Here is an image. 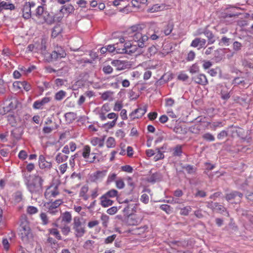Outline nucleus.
Returning a JSON list of instances; mask_svg holds the SVG:
<instances>
[{
  "label": "nucleus",
  "instance_id": "obj_29",
  "mask_svg": "<svg viewBox=\"0 0 253 253\" xmlns=\"http://www.w3.org/2000/svg\"><path fill=\"white\" fill-rule=\"evenodd\" d=\"M74 11V8L71 4L63 5L60 9V12L63 14H69L72 13Z\"/></svg>",
  "mask_w": 253,
  "mask_h": 253
},
{
  "label": "nucleus",
  "instance_id": "obj_30",
  "mask_svg": "<svg viewBox=\"0 0 253 253\" xmlns=\"http://www.w3.org/2000/svg\"><path fill=\"white\" fill-rule=\"evenodd\" d=\"M230 91L229 90V88H228L226 86H223L221 90V97L222 99L224 100H227L230 97Z\"/></svg>",
  "mask_w": 253,
  "mask_h": 253
},
{
  "label": "nucleus",
  "instance_id": "obj_31",
  "mask_svg": "<svg viewBox=\"0 0 253 253\" xmlns=\"http://www.w3.org/2000/svg\"><path fill=\"white\" fill-rule=\"evenodd\" d=\"M68 158V156L62 153H58L55 156V161L57 163L60 164L65 162Z\"/></svg>",
  "mask_w": 253,
  "mask_h": 253
},
{
  "label": "nucleus",
  "instance_id": "obj_1",
  "mask_svg": "<svg viewBox=\"0 0 253 253\" xmlns=\"http://www.w3.org/2000/svg\"><path fill=\"white\" fill-rule=\"evenodd\" d=\"M145 27V24L139 23L128 28L124 32V37L120 39V43H119V48H124L123 43L126 41H133L137 43L138 47L141 48L146 46L148 41V36L142 33V31Z\"/></svg>",
  "mask_w": 253,
  "mask_h": 253
},
{
  "label": "nucleus",
  "instance_id": "obj_11",
  "mask_svg": "<svg viewBox=\"0 0 253 253\" xmlns=\"http://www.w3.org/2000/svg\"><path fill=\"white\" fill-rule=\"evenodd\" d=\"M229 135L232 137H241L243 134V129L236 126H231L227 128Z\"/></svg>",
  "mask_w": 253,
  "mask_h": 253
},
{
  "label": "nucleus",
  "instance_id": "obj_20",
  "mask_svg": "<svg viewBox=\"0 0 253 253\" xmlns=\"http://www.w3.org/2000/svg\"><path fill=\"white\" fill-rule=\"evenodd\" d=\"M209 207L213 211L219 212L220 213H223L224 212H226V209L222 205H219L217 203H211Z\"/></svg>",
  "mask_w": 253,
  "mask_h": 253
},
{
  "label": "nucleus",
  "instance_id": "obj_21",
  "mask_svg": "<svg viewBox=\"0 0 253 253\" xmlns=\"http://www.w3.org/2000/svg\"><path fill=\"white\" fill-rule=\"evenodd\" d=\"M206 43V40L204 39L196 38L192 42L191 46L194 47L199 46L198 49L203 47Z\"/></svg>",
  "mask_w": 253,
  "mask_h": 253
},
{
  "label": "nucleus",
  "instance_id": "obj_9",
  "mask_svg": "<svg viewBox=\"0 0 253 253\" xmlns=\"http://www.w3.org/2000/svg\"><path fill=\"white\" fill-rule=\"evenodd\" d=\"M123 46L124 48L119 50V53L131 54L134 53L137 49V45L133 44L130 41L125 42Z\"/></svg>",
  "mask_w": 253,
  "mask_h": 253
},
{
  "label": "nucleus",
  "instance_id": "obj_14",
  "mask_svg": "<svg viewBox=\"0 0 253 253\" xmlns=\"http://www.w3.org/2000/svg\"><path fill=\"white\" fill-rule=\"evenodd\" d=\"M192 79L195 83L202 85H205L208 84V79L203 74L195 75L192 78Z\"/></svg>",
  "mask_w": 253,
  "mask_h": 253
},
{
  "label": "nucleus",
  "instance_id": "obj_8",
  "mask_svg": "<svg viewBox=\"0 0 253 253\" xmlns=\"http://www.w3.org/2000/svg\"><path fill=\"white\" fill-rule=\"evenodd\" d=\"M66 56V53L61 46H57L55 50L50 54L51 59L53 60H57Z\"/></svg>",
  "mask_w": 253,
  "mask_h": 253
},
{
  "label": "nucleus",
  "instance_id": "obj_24",
  "mask_svg": "<svg viewBox=\"0 0 253 253\" xmlns=\"http://www.w3.org/2000/svg\"><path fill=\"white\" fill-rule=\"evenodd\" d=\"M15 7L14 5L11 3L7 2L5 1H2L0 2V12L3 10H14Z\"/></svg>",
  "mask_w": 253,
  "mask_h": 253
},
{
  "label": "nucleus",
  "instance_id": "obj_15",
  "mask_svg": "<svg viewBox=\"0 0 253 253\" xmlns=\"http://www.w3.org/2000/svg\"><path fill=\"white\" fill-rule=\"evenodd\" d=\"M147 107L144 106L135 110L130 114V116L132 119L142 117L146 112Z\"/></svg>",
  "mask_w": 253,
  "mask_h": 253
},
{
  "label": "nucleus",
  "instance_id": "obj_53",
  "mask_svg": "<svg viewBox=\"0 0 253 253\" xmlns=\"http://www.w3.org/2000/svg\"><path fill=\"white\" fill-rule=\"evenodd\" d=\"M160 209L166 211L167 213L169 214L172 212V209L171 207L168 205H162L160 206Z\"/></svg>",
  "mask_w": 253,
  "mask_h": 253
},
{
  "label": "nucleus",
  "instance_id": "obj_17",
  "mask_svg": "<svg viewBox=\"0 0 253 253\" xmlns=\"http://www.w3.org/2000/svg\"><path fill=\"white\" fill-rule=\"evenodd\" d=\"M111 110V108L108 103L104 104L98 112L99 118L102 121L106 120V114Z\"/></svg>",
  "mask_w": 253,
  "mask_h": 253
},
{
  "label": "nucleus",
  "instance_id": "obj_12",
  "mask_svg": "<svg viewBox=\"0 0 253 253\" xmlns=\"http://www.w3.org/2000/svg\"><path fill=\"white\" fill-rule=\"evenodd\" d=\"M39 166L41 169L48 170L52 168V163L47 161L43 155H41L39 157Z\"/></svg>",
  "mask_w": 253,
  "mask_h": 253
},
{
  "label": "nucleus",
  "instance_id": "obj_4",
  "mask_svg": "<svg viewBox=\"0 0 253 253\" xmlns=\"http://www.w3.org/2000/svg\"><path fill=\"white\" fill-rule=\"evenodd\" d=\"M20 237L25 244H29L33 240V235L30 229L29 223L27 219H25L21 223Z\"/></svg>",
  "mask_w": 253,
  "mask_h": 253
},
{
  "label": "nucleus",
  "instance_id": "obj_16",
  "mask_svg": "<svg viewBox=\"0 0 253 253\" xmlns=\"http://www.w3.org/2000/svg\"><path fill=\"white\" fill-rule=\"evenodd\" d=\"M34 6V3L32 2H26L22 9L23 16L25 19H29L31 16V7Z\"/></svg>",
  "mask_w": 253,
  "mask_h": 253
},
{
  "label": "nucleus",
  "instance_id": "obj_32",
  "mask_svg": "<svg viewBox=\"0 0 253 253\" xmlns=\"http://www.w3.org/2000/svg\"><path fill=\"white\" fill-rule=\"evenodd\" d=\"M88 191V187L86 185L83 186L80 192V197L82 198L84 200H87L88 199V196L87 193Z\"/></svg>",
  "mask_w": 253,
  "mask_h": 253
},
{
  "label": "nucleus",
  "instance_id": "obj_52",
  "mask_svg": "<svg viewBox=\"0 0 253 253\" xmlns=\"http://www.w3.org/2000/svg\"><path fill=\"white\" fill-rule=\"evenodd\" d=\"M224 124L222 122H215L211 124V127L212 129L215 130L217 127H221L224 126Z\"/></svg>",
  "mask_w": 253,
  "mask_h": 253
},
{
  "label": "nucleus",
  "instance_id": "obj_28",
  "mask_svg": "<svg viewBox=\"0 0 253 253\" xmlns=\"http://www.w3.org/2000/svg\"><path fill=\"white\" fill-rule=\"evenodd\" d=\"M107 171H98L94 173L93 175V178L94 180L98 181L102 180L106 175Z\"/></svg>",
  "mask_w": 253,
  "mask_h": 253
},
{
  "label": "nucleus",
  "instance_id": "obj_50",
  "mask_svg": "<svg viewBox=\"0 0 253 253\" xmlns=\"http://www.w3.org/2000/svg\"><path fill=\"white\" fill-rule=\"evenodd\" d=\"M109 219V217L107 215L104 214H102L101 216V220L104 227H106L107 226Z\"/></svg>",
  "mask_w": 253,
  "mask_h": 253
},
{
  "label": "nucleus",
  "instance_id": "obj_51",
  "mask_svg": "<svg viewBox=\"0 0 253 253\" xmlns=\"http://www.w3.org/2000/svg\"><path fill=\"white\" fill-rule=\"evenodd\" d=\"M116 186L119 189H123L125 187V184L123 180L121 178H119L115 181Z\"/></svg>",
  "mask_w": 253,
  "mask_h": 253
},
{
  "label": "nucleus",
  "instance_id": "obj_55",
  "mask_svg": "<svg viewBox=\"0 0 253 253\" xmlns=\"http://www.w3.org/2000/svg\"><path fill=\"white\" fill-rule=\"evenodd\" d=\"M102 70L105 74H109L112 73L113 69L111 66L106 65L103 67Z\"/></svg>",
  "mask_w": 253,
  "mask_h": 253
},
{
  "label": "nucleus",
  "instance_id": "obj_26",
  "mask_svg": "<svg viewBox=\"0 0 253 253\" xmlns=\"http://www.w3.org/2000/svg\"><path fill=\"white\" fill-rule=\"evenodd\" d=\"M111 64L113 66L116 67L118 70H124L126 66V63L124 61L119 60H113L111 62Z\"/></svg>",
  "mask_w": 253,
  "mask_h": 253
},
{
  "label": "nucleus",
  "instance_id": "obj_42",
  "mask_svg": "<svg viewBox=\"0 0 253 253\" xmlns=\"http://www.w3.org/2000/svg\"><path fill=\"white\" fill-rule=\"evenodd\" d=\"M191 211L192 208L190 206H186L180 209V214L182 215H187Z\"/></svg>",
  "mask_w": 253,
  "mask_h": 253
},
{
  "label": "nucleus",
  "instance_id": "obj_49",
  "mask_svg": "<svg viewBox=\"0 0 253 253\" xmlns=\"http://www.w3.org/2000/svg\"><path fill=\"white\" fill-rule=\"evenodd\" d=\"M49 232L51 235L54 236L57 239L60 240L61 238V237L59 234V231L57 229L55 228H52L49 229Z\"/></svg>",
  "mask_w": 253,
  "mask_h": 253
},
{
  "label": "nucleus",
  "instance_id": "obj_27",
  "mask_svg": "<svg viewBox=\"0 0 253 253\" xmlns=\"http://www.w3.org/2000/svg\"><path fill=\"white\" fill-rule=\"evenodd\" d=\"M66 122L70 124L72 123L77 118V114L74 112H68L64 115Z\"/></svg>",
  "mask_w": 253,
  "mask_h": 253
},
{
  "label": "nucleus",
  "instance_id": "obj_59",
  "mask_svg": "<svg viewBox=\"0 0 253 253\" xmlns=\"http://www.w3.org/2000/svg\"><path fill=\"white\" fill-rule=\"evenodd\" d=\"M173 29V26L171 24H168L166 28L164 30V33L166 35H169Z\"/></svg>",
  "mask_w": 253,
  "mask_h": 253
},
{
  "label": "nucleus",
  "instance_id": "obj_25",
  "mask_svg": "<svg viewBox=\"0 0 253 253\" xmlns=\"http://www.w3.org/2000/svg\"><path fill=\"white\" fill-rule=\"evenodd\" d=\"M100 200L101 206L105 208L112 205L114 203L113 201L109 199L108 197L104 195L100 197Z\"/></svg>",
  "mask_w": 253,
  "mask_h": 253
},
{
  "label": "nucleus",
  "instance_id": "obj_38",
  "mask_svg": "<svg viewBox=\"0 0 253 253\" xmlns=\"http://www.w3.org/2000/svg\"><path fill=\"white\" fill-rule=\"evenodd\" d=\"M66 95V92L62 90H61L56 92L54 96V98L57 101H60L63 99Z\"/></svg>",
  "mask_w": 253,
  "mask_h": 253
},
{
  "label": "nucleus",
  "instance_id": "obj_19",
  "mask_svg": "<svg viewBox=\"0 0 253 253\" xmlns=\"http://www.w3.org/2000/svg\"><path fill=\"white\" fill-rule=\"evenodd\" d=\"M121 203H126L127 204V206L124 208V211H128L130 210L132 211L134 210V209L136 208V207L138 205V202L137 201L132 200L126 199L123 202H121Z\"/></svg>",
  "mask_w": 253,
  "mask_h": 253
},
{
  "label": "nucleus",
  "instance_id": "obj_63",
  "mask_svg": "<svg viewBox=\"0 0 253 253\" xmlns=\"http://www.w3.org/2000/svg\"><path fill=\"white\" fill-rule=\"evenodd\" d=\"M122 107H123L122 103L120 102H117L115 104V105L113 108V110L115 111H119L120 110H122Z\"/></svg>",
  "mask_w": 253,
  "mask_h": 253
},
{
  "label": "nucleus",
  "instance_id": "obj_37",
  "mask_svg": "<svg viewBox=\"0 0 253 253\" xmlns=\"http://www.w3.org/2000/svg\"><path fill=\"white\" fill-rule=\"evenodd\" d=\"M62 28L59 26H55L52 29L51 37L53 38L57 37L62 32Z\"/></svg>",
  "mask_w": 253,
  "mask_h": 253
},
{
  "label": "nucleus",
  "instance_id": "obj_61",
  "mask_svg": "<svg viewBox=\"0 0 253 253\" xmlns=\"http://www.w3.org/2000/svg\"><path fill=\"white\" fill-rule=\"evenodd\" d=\"M13 86L16 89H20L23 87V82H15L13 84Z\"/></svg>",
  "mask_w": 253,
  "mask_h": 253
},
{
  "label": "nucleus",
  "instance_id": "obj_34",
  "mask_svg": "<svg viewBox=\"0 0 253 253\" xmlns=\"http://www.w3.org/2000/svg\"><path fill=\"white\" fill-rule=\"evenodd\" d=\"M164 8V6L163 4H156L153 5L151 8L148 9V11L154 13L161 11Z\"/></svg>",
  "mask_w": 253,
  "mask_h": 253
},
{
  "label": "nucleus",
  "instance_id": "obj_56",
  "mask_svg": "<svg viewBox=\"0 0 253 253\" xmlns=\"http://www.w3.org/2000/svg\"><path fill=\"white\" fill-rule=\"evenodd\" d=\"M107 118L112 119L113 120H117L118 119V115L115 113L112 112L106 115V119Z\"/></svg>",
  "mask_w": 253,
  "mask_h": 253
},
{
  "label": "nucleus",
  "instance_id": "obj_36",
  "mask_svg": "<svg viewBox=\"0 0 253 253\" xmlns=\"http://www.w3.org/2000/svg\"><path fill=\"white\" fill-rule=\"evenodd\" d=\"M148 227L147 225L137 228L134 230V234L137 235H141L146 232H147Z\"/></svg>",
  "mask_w": 253,
  "mask_h": 253
},
{
  "label": "nucleus",
  "instance_id": "obj_58",
  "mask_svg": "<svg viewBox=\"0 0 253 253\" xmlns=\"http://www.w3.org/2000/svg\"><path fill=\"white\" fill-rule=\"evenodd\" d=\"M166 106L167 107H172L174 104V100L172 98H167L165 99Z\"/></svg>",
  "mask_w": 253,
  "mask_h": 253
},
{
  "label": "nucleus",
  "instance_id": "obj_3",
  "mask_svg": "<svg viewBox=\"0 0 253 253\" xmlns=\"http://www.w3.org/2000/svg\"><path fill=\"white\" fill-rule=\"evenodd\" d=\"M36 20L38 23L43 24L46 23L48 24H51L54 21V18L49 12L45 10L43 6H39L34 14Z\"/></svg>",
  "mask_w": 253,
  "mask_h": 253
},
{
  "label": "nucleus",
  "instance_id": "obj_54",
  "mask_svg": "<svg viewBox=\"0 0 253 253\" xmlns=\"http://www.w3.org/2000/svg\"><path fill=\"white\" fill-rule=\"evenodd\" d=\"M199 71V67L197 64H194L190 67L189 72L191 74H195Z\"/></svg>",
  "mask_w": 253,
  "mask_h": 253
},
{
  "label": "nucleus",
  "instance_id": "obj_44",
  "mask_svg": "<svg viewBox=\"0 0 253 253\" xmlns=\"http://www.w3.org/2000/svg\"><path fill=\"white\" fill-rule=\"evenodd\" d=\"M147 2V0H132L131 3L133 6L135 7H139L140 4H145Z\"/></svg>",
  "mask_w": 253,
  "mask_h": 253
},
{
  "label": "nucleus",
  "instance_id": "obj_18",
  "mask_svg": "<svg viewBox=\"0 0 253 253\" xmlns=\"http://www.w3.org/2000/svg\"><path fill=\"white\" fill-rule=\"evenodd\" d=\"M243 197V194L239 192L234 191L229 194H227L225 199L227 201H230L233 200H236L237 202L240 201Z\"/></svg>",
  "mask_w": 253,
  "mask_h": 253
},
{
  "label": "nucleus",
  "instance_id": "obj_40",
  "mask_svg": "<svg viewBox=\"0 0 253 253\" xmlns=\"http://www.w3.org/2000/svg\"><path fill=\"white\" fill-rule=\"evenodd\" d=\"M116 145L115 139L112 137H109L106 141V146L108 148H114Z\"/></svg>",
  "mask_w": 253,
  "mask_h": 253
},
{
  "label": "nucleus",
  "instance_id": "obj_39",
  "mask_svg": "<svg viewBox=\"0 0 253 253\" xmlns=\"http://www.w3.org/2000/svg\"><path fill=\"white\" fill-rule=\"evenodd\" d=\"M14 201L15 203H18L23 199V195L21 192L17 191L13 195Z\"/></svg>",
  "mask_w": 253,
  "mask_h": 253
},
{
  "label": "nucleus",
  "instance_id": "obj_22",
  "mask_svg": "<svg viewBox=\"0 0 253 253\" xmlns=\"http://www.w3.org/2000/svg\"><path fill=\"white\" fill-rule=\"evenodd\" d=\"M50 100L49 97H44L41 100L36 101L34 103L33 108L36 109H41L42 106L49 102Z\"/></svg>",
  "mask_w": 253,
  "mask_h": 253
},
{
  "label": "nucleus",
  "instance_id": "obj_35",
  "mask_svg": "<svg viewBox=\"0 0 253 253\" xmlns=\"http://www.w3.org/2000/svg\"><path fill=\"white\" fill-rule=\"evenodd\" d=\"M62 220L67 223H69L72 220V215L68 211H66L62 215Z\"/></svg>",
  "mask_w": 253,
  "mask_h": 253
},
{
  "label": "nucleus",
  "instance_id": "obj_10",
  "mask_svg": "<svg viewBox=\"0 0 253 253\" xmlns=\"http://www.w3.org/2000/svg\"><path fill=\"white\" fill-rule=\"evenodd\" d=\"M63 203L61 199H58L54 202H47L44 204V206L48 209V211L52 214H55L57 211H54V209L57 208L60 205Z\"/></svg>",
  "mask_w": 253,
  "mask_h": 253
},
{
  "label": "nucleus",
  "instance_id": "obj_23",
  "mask_svg": "<svg viewBox=\"0 0 253 253\" xmlns=\"http://www.w3.org/2000/svg\"><path fill=\"white\" fill-rule=\"evenodd\" d=\"M18 102L16 98H11L8 101V104L5 107L6 111L9 112L15 109L18 107Z\"/></svg>",
  "mask_w": 253,
  "mask_h": 253
},
{
  "label": "nucleus",
  "instance_id": "obj_5",
  "mask_svg": "<svg viewBox=\"0 0 253 253\" xmlns=\"http://www.w3.org/2000/svg\"><path fill=\"white\" fill-rule=\"evenodd\" d=\"M73 229L76 237H82L85 233V225L81 221L78 216L74 217L73 219Z\"/></svg>",
  "mask_w": 253,
  "mask_h": 253
},
{
  "label": "nucleus",
  "instance_id": "obj_60",
  "mask_svg": "<svg viewBox=\"0 0 253 253\" xmlns=\"http://www.w3.org/2000/svg\"><path fill=\"white\" fill-rule=\"evenodd\" d=\"M68 168V165L67 163H64L61 165L59 167V169L61 174H63L66 171Z\"/></svg>",
  "mask_w": 253,
  "mask_h": 253
},
{
  "label": "nucleus",
  "instance_id": "obj_48",
  "mask_svg": "<svg viewBox=\"0 0 253 253\" xmlns=\"http://www.w3.org/2000/svg\"><path fill=\"white\" fill-rule=\"evenodd\" d=\"M228 135L227 129L226 130H223L217 134V138L219 140H222Z\"/></svg>",
  "mask_w": 253,
  "mask_h": 253
},
{
  "label": "nucleus",
  "instance_id": "obj_33",
  "mask_svg": "<svg viewBox=\"0 0 253 253\" xmlns=\"http://www.w3.org/2000/svg\"><path fill=\"white\" fill-rule=\"evenodd\" d=\"M107 51L110 53L116 52L119 53V50L122 49V48H119V43H117L115 44H110L107 47Z\"/></svg>",
  "mask_w": 253,
  "mask_h": 253
},
{
  "label": "nucleus",
  "instance_id": "obj_47",
  "mask_svg": "<svg viewBox=\"0 0 253 253\" xmlns=\"http://www.w3.org/2000/svg\"><path fill=\"white\" fill-rule=\"evenodd\" d=\"M202 137L203 139L208 141H213L215 140L214 136L209 132L204 134Z\"/></svg>",
  "mask_w": 253,
  "mask_h": 253
},
{
  "label": "nucleus",
  "instance_id": "obj_46",
  "mask_svg": "<svg viewBox=\"0 0 253 253\" xmlns=\"http://www.w3.org/2000/svg\"><path fill=\"white\" fill-rule=\"evenodd\" d=\"M38 212V209L34 206H30L27 208V212L30 215L36 214Z\"/></svg>",
  "mask_w": 253,
  "mask_h": 253
},
{
  "label": "nucleus",
  "instance_id": "obj_13",
  "mask_svg": "<svg viewBox=\"0 0 253 253\" xmlns=\"http://www.w3.org/2000/svg\"><path fill=\"white\" fill-rule=\"evenodd\" d=\"M90 155V147L88 145H85L83 149L82 156L87 162L91 163L94 161L95 156H94L92 158H89Z\"/></svg>",
  "mask_w": 253,
  "mask_h": 253
},
{
  "label": "nucleus",
  "instance_id": "obj_2",
  "mask_svg": "<svg viewBox=\"0 0 253 253\" xmlns=\"http://www.w3.org/2000/svg\"><path fill=\"white\" fill-rule=\"evenodd\" d=\"M43 180L38 174L26 176L25 183L31 193L40 194L42 191V185Z\"/></svg>",
  "mask_w": 253,
  "mask_h": 253
},
{
  "label": "nucleus",
  "instance_id": "obj_45",
  "mask_svg": "<svg viewBox=\"0 0 253 253\" xmlns=\"http://www.w3.org/2000/svg\"><path fill=\"white\" fill-rule=\"evenodd\" d=\"M160 178V175L159 173H155L152 174L148 179V181L150 182H155L158 180Z\"/></svg>",
  "mask_w": 253,
  "mask_h": 253
},
{
  "label": "nucleus",
  "instance_id": "obj_57",
  "mask_svg": "<svg viewBox=\"0 0 253 253\" xmlns=\"http://www.w3.org/2000/svg\"><path fill=\"white\" fill-rule=\"evenodd\" d=\"M40 217L42 220V224L46 225L48 222V219L46 214L45 213L42 212L40 214Z\"/></svg>",
  "mask_w": 253,
  "mask_h": 253
},
{
  "label": "nucleus",
  "instance_id": "obj_62",
  "mask_svg": "<svg viewBox=\"0 0 253 253\" xmlns=\"http://www.w3.org/2000/svg\"><path fill=\"white\" fill-rule=\"evenodd\" d=\"M112 95V92H111V91H106L102 94L101 98L102 99L104 100H107L108 99L111 97Z\"/></svg>",
  "mask_w": 253,
  "mask_h": 253
},
{
  "label": "nucleus",
  "instance_id": "obj_41",
  "mask_svg": "<svg viewBox=\"0 0 253 253\" xmlns=\"http://www.w3.org/2000/svg\"><path fill=\"white\" fill-rule=\"evenodd\" d=\"M182 153V146L181 145H176L173 148V155L174 156H180Z\"/></svg>",
  "mask_w": 253,
  "mask_h": 253
},
{
  "label": "nucleus",
  "instance_id": "obj_64",
  "mask_svg": "<svg viewBox=\"0 0 253 253\" xmlns=\"http://www.w3.org/2000/svg\"><path fill=\"white\" fill-rule=\"evenodd\" d=\"M116 237V235H115V234L110 236L105 239L104 243L105 244L111 243L115 240Z\"/></svg>",
  "mask_w": 253,
  "mask_h": 253
},
{
  "label": "nucleus",
  "instance_id": "obj_6",
  "mask_svg": "<svg viewBox=\"0 0 253 253\" xmlns=\"http://www.w3.org/2000/svg\"><path fill=\"white\" fill-rule=\"evenodd\" d=\"M59 184H53L46 189L44 196L47 200L52 201L53 198L59 195Z\"/></svg>",
  "mask_w": 253,
  "mask_h": 253
},
{
  "label": "nucleus",
  "instance_id": "obj_43",
  "mask_svg": "<svg viewBox=\"0 0 253 253\" xmlns=\"http://www.w3.org/2000/svg\"><path fill=\"white\" fill-rule=\"evenodd\" d=\"M118 192L115 189H111L106 192L104 195L108 198H114L118 195Z\"/></svg>",
  "mask_w": 253,
  "mask_h": 253
},
{
  "label": "nucleus",
  "instance_id": "obj_7",
  "mask_svg": "<svg viewBox=\"0 0 253 253\" xmlns=\"http://www.w3.org/2000/svg\"><path fill=\"white\" fill-rule=\"evenodd\" d=\"M143 216L140 213L129 214L125 219V223L128 226H135L141 223Z\"/></svg>",
  "mask_w": 253,
  "mask_h": 253
}]
</instances>
